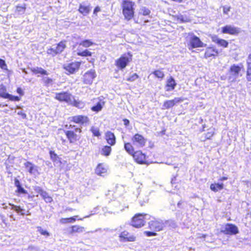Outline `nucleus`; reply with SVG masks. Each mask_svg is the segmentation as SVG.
Segmentation results:
<instances>
[{
    "mask_svg": "<svg viewBox=\"0 0 251 251\" xmlns=\"http://www.w3.org/2000/svg\"><path fill=\"white\" fill-rule=\"evenodd\" d=\"M214 134V129H209L208 130V132L205 134V139L203 140V141L205 140V139H210L213 135Z\"/></svg>",
    "mask_w": 251,
    "mask_h": 251,
    "instance_id": "nucleus-42",
    "label": "nucleus"
},
{
    "mask_svg": "<svg viewBox=\"0 0 251 251\" xmlns=\"http://www.w3.org/2000/svg\"><path fill=\"white\" fill-rule=\"evenodd\" d=\"M218 54V51L216 49L212 47H208L205 50L204 57L207 58L210 57H215Z\"/></svg>",
    "mask_w": 251,
    "mask_h": 251,
    "instance_id": "nucleus-19",
    "label": "nucleus"
},
{
    "mask_svg": "<svg viewBox=\"0 0 251 251\" xmlns=\"http://www.w3.org/2000/svg\"><path fill=\"white\" fill-rule=\"evenodd\" d=\"M246 79L248 81L251 82V65L247 64Z\"/></svg>",
    "mask_w": 251,
    "mask_h": 251,
    "instance_id": "nucleus-36",
    "label": "nucleus"
},
{
    "mask_svg": "<svg viewBox=\"0 0 251 251\" xmlns=\"http://www.w3.org/2000/svg\"><path fill=\"white\" fill-rule=\"evenodd\" d=\"M0 67L3 70L6 69L7 65L4 60L0 59Z\"/></svg>",
    "mask_w": 251,
    "mask_h": 251,
    "instance_id": "nucleus-50",
    "label": "nucleus"
},
{
    "mask_svg": "<svg viewBox=\"0 0 251 251\" xmlns=\"http://www.w3.org/2000/svg\"><path fill=\"white\" fill-rule=\"evenodd\" d=\"M42 81L47 86H50L52 84L53 80L48 76H43L42 77Z\"/></svg>",
    "mask_w": 251,
    "mask_h": 251,
    "instance_id": "nucleus-35",
    "label": "nucleus"
},
{
    "mask_svg": "<svg viewBox=\"0 0 251 251\" xmlns=\"http://www.w3.org/2000/svg\"><path fill=\"white\" fill-rule=\"evenodd\" d=\"M121 238H123V241H134L135 240V237L132 235H130L129 233L126 231L123 232L120 236Z\"/></svg>",
    "mask_w": 251,
    "mask_h": 251,
    "instance_id": "nucleus-25",
    "label": "nucleus"
},
{
    "mask_svg": "<svg viewBox=\"0 0 251 251\" xmlns=\"http://www.w3.org/2000/svg\"><path fill=\"white\" fill-rule=\"evenodd\" d=\"M100 11V9L99 7H96L95 9H94V13L95 14L96 13H97L98 12Z\"/></svg>",
    "mask_w": 251,
    "mask_h": 251,
    "instance_id": "nucleus-61",
    "label": "nucleus"
},
{
    "mask_svg": "<svg viewBox=\"0 0 251 251\" xmlns=\"http://www.w3.org/2000/svg\"><path fill=\"white\" fill-rule=\"evenodd\" d=\"M72 104L74 105L76 107H81V106L83 105V103L82 102L77 101L75 100V101L74 103H73Z\"/></svg>",
    "mask_w": 251,
    "mask_h": 251,
    "instance_id": "nucleus-55",
    "label": "nucleus"
},
{
    "mask_svg": "<svg viewBox=\"0 0 251 251\" xmlns=\"http://www.w3.org/2000/svg\"><path fill=\"white\" fill-rule=\"evenodd\" d=\"M147 216V215L145 214H136L132 218L131 225L136 228L143 226L145 225L144 220Z\"/></svg>",
    "mask_w": 251,
    "mask_h": 251,
    "instance_id": "nucleus-6",
    "label": "nucleus"
},
{
    "mask_svg": "<svg viewBox=\"0 0 251 251\" xmlns=\"http://www.w3.org/2000/svg\"><path fill=\"white\" fill-rule=\"evenodd\" d=\"M80 65V63L79 62L76 61L64 65L63 68L65 71L67 72V74H74L78 70Z\"/></svg>",
    "mask_w": 251,
    "mask_h": 251,
    "instance_id": "nucleus-11",
    "label": "nucleus"
},
{
    "mask_svg": "<svg viewBox=\"0 0 251 251\" xmlns=\"http://www.w3.org/2000/svg\"><path fill=\"white\" fill-rule=\"evenodd\" d=\"M9 205L11 206V209L15 211L17 213L21 214V215H24L25 213V210L22 208L20 206H17L12 203H9Z\"/></svg>",
    "mask_w": 251,
    "mask_h": 251,
    "instance_id": "nucleus-28",
    "label": "nucleus"
},
{
    "mask_svg": "<svg viewBox=\"0 0 251 251\" xmlns=\"http://www.w3.org/2000/svg\"><path fill=\"white\" fill-rule=\"evenodd\" d=\"M55 98L59 101H64L69 104H73L75 101L74 97L67 92L56 93Z\"/></svg>",
    "mask_w": 251,
    "mask_h": 251,
    "instance_id": "nucleus-9",
    "label": "nucleus"
},
{
    "mask_svg": "<svg viewBox=\"0 0 251 251\" xmlns=\"http://www.w3.org/2000/svg\"><path fill=\"white\" fill-rule=\"evenodd\" d=\"M95 100L96 101V104L92 106L91 109L93 111L98 112L101 110L104 104V102L99 99H96Z\"/></svg>",
    "mask_w": 251,
    "mask_h": 251,
    "instance_id": "nucleus-23",
    "label": "nucleus"
},
{
    "mask_svg": "<svg viewBox=\"0 0 251 251\" xmlns=\"http://www.w3.org/2000/svg\"><path fill=\"white\" fill-rule=\"evenodd\" d=\"M189 35L190 37L189 38V49H193L194 48L204 47L206 46V44H204L201 41L200 39L194 35L193 33H189Z\"/></svg>",
    "mask_w": 251,
    "mask_h": 251,
    "instance_id": "nucleus-3",
    "label": "nucleus"
},
{
    "mask_svg": "<svg viewBox=\"0 0 251 251\" xmlns=\"http://www.w3.org/2000/svg\"><path fill=\"white\" fill-rule=\"evenodd\" d=\"M222 33H226L231 35H236L240 32L239 28L232 26L231 25H227L222 28Z\"/></svg>",
    "mask_w": 251,
    "mask_h": 251,
    "instance_id": "nucleus-13",
    "label": "nucleus"
},
{
    "mask_svg": "<svg viewBox=\"0 0 251 251\" xmlns=\"http://www.w3.org/2000/svg\"><path fill=\"white\" fill-rule=\"evenodd\" d=\"M145 233L148 236H153L156 235V233L152 231H145Z\"/></svg>",
    "mask_w": 251,
    "mask_h": 251,
    "instance_id": "nucleus-56",
    "label": "nucleus"
},
{
    "mask_svg": "<svg viewBox=\"0 0 251 251\" xmlns=\"http://www.w3.org/2000/svg\"><path fill=\"white\" fill-rule=\"evenodd\" d=\"M176 85L175 80L171 76L167 80V83L165 87L166 91H170L173 90Z\"/></svg>",
    "mask_w": 251,
    "mask_h": 251,
    "instance_id": "nucleus-20",
    "label": "nucleus"
},
{
    "mask_svg": "<svg viewBox=\"0 0 251 251\" xmlns=\"http://www.w3.org/2000/svg\"><path fill=\"white\" fill-rule=\"evenodd\" d=\"M223 183H214L211 184L210 185V189L214 192L220 191L223 189Z\"/></svg>",
    "mask_w": 251,
    "mask_h": 251,
    "instance_id": "nucleus-31",
    "label": "nucleus"
},
{
    "mask_svg": "<svg viewBox=\"0 0 251 251\" xmlns=\"http://www.w3.org/2000/svg\"><path fill=\"white\" fill-rule=\"evenodd\" d=\"M135 160L139 164H145V155L141 151H136L132 154Z\"/></svg>",
    "mask_w": 251,
    "mask_h": 251,
    "instance_id": "nucleus-16",
    "label": "nucleus"
},
{
    "mask_svg": "<svg viewBox=\"0 0 251 251\" xmlns=\"http://www.w3.org/2000/svg\"><path fill=\"white\" fill-rule=\"evenodd\" d=\"M152 74L155 75V77L162 79L164 77V73L161 70H156L152 72Z\"/></svg>",
    "mask_w": 251,
    "mask_h": 251,
    "instance_id": "nucleus-38",
    "label": "nucleus"
},
{
    "mask_svg": "<svg viewBox=\"0 0 251 251\" xmlns=\"http://www.w3.org/2000/svg\"><path fill=\"white\" fill-rule=\"evenodd\" d=\"M31 71L36 75L40 74L42 75H48L49 73L47 71L41 67H34L30 69Z\"/></svg>",
    "mask_w": 251,
    "mask_h": 251,
    "instance_id": "nucleus-29",
    "label": "nucleus"
},
{
    "mask_svg": "<svg viewBox=\"0 0 251 251\" xmlns=\"http://www.w3.org/2000/svg\"><path fill=\"white\" fill-rule=\"evenodd\" d=\"M124 123L125 125H126V126H128L129 124V121L127 119H126L124 120Z\"/></svg>",
    "mask_w": 251,
    "mask_h": 251,
    "instance_id": "nucleus-60",
    "label": "nucleus"
},
{
    "mask_svg": "<svg viewBox=\"0 0 251 251\" xmlns=\"http://www.w3.org/2000/svg\"><path fill=\"white\" fill-rule=\"evenodd\" d=\"M25 6H17L16 11L20 14H23L25 12Z\"/></svg>",
    "mask_w": 251,
    "mask_h": 251,
    "instance_id": "nucleus-47",
    "label": "nucleus"
},
{
    "mask_svg": "<svg viewBox=\"0 0 251 251\" xmlns=\"http://www.w3.org/2000/svg\"><path fill=\"white\" fill-rule=\"evenodd\" d=\"M107 170V167L105 165L100 164L97 167L95 172L98 175L104 176L106 174Z\"/></svg>",
    "mask_w": 251,
    "mask_h": 251,
    "instance_id": "nucleus-22",
    "label": "nucleus"
},
{
    "mask_svg": "<svg viewBox=\"0 0 251 251\" xmlns=\"http://www.w3.org/2000/svg\"><path fill=\"white\" fill-rule=\"evenodd\" d=\"M131 59L132 55L130 53L125 54L116 60V65L121 70H123L126 68Z\"/></svg>",
    "mask_w": 251,
    "mask_h": 251,
    "instance_id": "nucleus-5",
    "label": "nucleus"
},
{
    "mask_svg": "<svg viewBox=\"0 0 251 251\" xmlns=\"http://www.w3.org/2000/svg\"><path fill=\"white\" fill-rule=\"evenodd\" d=\"M181 98L176 97L172 100H165L163 105V109H169L173 107L176 104L183 101Z\"/></svg>",
    "mask_w": 251,
    "mask_h": 251,
    "instance_id": "nucleus-15",
    "label": "nucleus"
},
{
    "mask_svg": "<svg viewBox=\"0 0 251 251\" xmlns=\"http://www.w3.org/2000/svg\"><path fill=\"white\" fill-rule=\"evenodd\" d=\"M177 20L181 23H186L189 21V19L187 16L182 15L177 16Z\"/></svg>",
    "mask_w": 251,
    "mask_h": 251,
    "instance_id": "nucleus-41",
    "label": "nucleus"
},
{
    "mask_svg": "<svg viewBox=\"0 0 251 251\" xmlns=\"http://www.w3.org/2000/svg\"><path fill=\"white\" fill-rule=\"evenodd\" d=\"M24 166L30 175L36 177L40 174L39 167L31 162L27 161L24 163Z\"/></svg>",
    "mask_w": 251,
    "mask_h": 251,
    "instance_id": "nucleus-10",
    "label": "nucleus"
},
{
    "mask_svg": "<svg viewBox=\"0 0 251 251\" xmlns=\"http://www.w3.org/2000/svg\"><path fill=\"white\" fill-rule=\"evenodd\" d=\"M66 134L71 143H74L77 140V135L73 131H68Z\"/></svg>",
    "mask_w": 251,
    "mask_h": 251,
    "instance_id": "nucleus-30",
    "label": "nucleus"
},
{
    "mask_svg": "<svg viewBox=\"0 0 251 251\" xmlns=\"http://www.w3.org/2000/svg\"><path fill=\"white\" fill-rule=\"evenodd\" d=\"M37 231L39 232L42 235L47 237L50 236V233L47 231L46 230L44 229L41 226H38L37 227Z\"/></svg>",
    "mask_w": 251,
    "mask_h": 251,
    "instance_id": "nucleus-37",
    "label": "nucleus"
},
{
    "mask_svg": "<svg viewBox=\"0 0 251 251\" xmlns=\"http://www.w3.org/2000/svg\"><path fill=\"white\" fill-rule=\"evenodd\" d=\"M33 190L35 192H36L38 194H39L40 195L41 194V193L43 192V190L39 186H35L33 187Z\"/></svg>",
    "mask_w": 251,
    "mask_h": 251,
    "instance_id": "nucleus-51",
    "label": "nucleus"
},
{
    "mask_svg": "<svg viewBox=\"0 0 251 251\" xmlns=\"http://www.w3.org/2000/svg\"><path fill=\"white\" fill-rule=\"evenodd\" d=\"M105 138L108 144L113 146L116 143V137L113 133L111 131H107L105 133Z\"/></svg>",
    "mask_w": 251,
    "mask_h": 251,
    "instance_id": "nucleus-17",
    "label": "nucleus"
},
{
    "mask_svg": "<svg viewBox=\"0 0 251 251\" xmlns=\"http://www.w3.org/2000/svg\"><path fill=\"white\" fill-rule=\"evenodd\" d=\"M8 99L12 101H19L20 99L17 96H12L9 94V96H8Z\"/></svg>",
    "mask_w": 251,
    "mask_h": 251,
    "instance_id": "nucleus-52",
    "label": "nucleus"
},
{
    "mask_svg": "<svg viewBox=\"0 0 251 251\" xmlns=\"http://www.w3.org/2000/svg\"><path fill=\"white\" fill-rule=\"evenodd\" d=\"M132 141L138 147H143L145 146L146 140L142 135L136 134L132 137Z\"/></svg>",
    "mask_w": 251,
    "mask_h": 251,
    "instance_id": "nucleus-14",
    "label": "nucleus"
},
{
    "mask_svg": "<svg viewBox=\"0 0 251 251\" xmlns=\"http://www.w3.org/2000/svg\"><path fill=\"white\" fill-rule=\"evenodd\" d=\"M164 222H166V226L169 225L171 228H175L177 226L176 224L174 221H165Z\"/></svg>",
    "mask_w": 251,
    "mask_h": 251,
    "instance_id": "nucleus-45",
    "label": "nucleus"
},
{
    "mask_svg": "<svg viewBox=\"0 0 251 251\" xmlns=\"http://www.w3.org/2000/svg\"><path fill=\"white\" fill-rule=\"evenodd\" d=\"M241 67L233 64L231 66L228 73V80L230 82H235L240 76Z\"/></svg>",
    "mask_w": 251,
    "mask_h": 251,
    "instance_id": "nucleus-4",
    "label": "nucleus"
},
{
    "mask_svg": "<svg viewBox=\"0 0 251 251\" xmlns=\"http://www.w3.org/2000/svg\"><path fill=\"white\" fill-rule=\"evenodd\" d=\"M21 92H22V90H21V88H18V89H17V92H18V93H21Z\"/></svg>",
    "mask_w": 251,
    "mask_h": 251,
    "instance_id": "nucleus-64",
    "label": "nucleus"
},
{
    "mask_svg": "<svg viewBox=\"0 0 251 251\" xmlns=\"http://www.w3.org/2000/svg\"><path fill=\"white\" fill-rule=\"evenodd\" d=\"M17 191L18 193H21V194H27V192L26 190H25L24 189V188L23 187H22V186H20V187L18 188H17Z\"/></svg>",
    "mask_w": 251,
    "mask_h": 251,
    "instance_id": "nucleus-53",
    "label": "nucleus"
},
{
    "mask_svg": "<svg viewBox=\"0 0 251 251\" xmlns=\"http://www.w3.org/2000/svg\"><path fill=\"white\" fill-rule=\"evenodd\" d=\"M96 76L97 75L95 71L93 70H90L83 75L82 78L83 82L84 84L91 85Z\"/></svg>",
    "mask_w": 251,
    "mask_h": 251,
    "instance_id": "nucleus-12",
    "label": "nucleus"
},
{
    "mask_svg": "<svg viewBox=\"0 0 251 251\" xmlns=\"http://www.w3.org/2000/svg\"><path fill=\"white\" fill-rule=\"evenodd\" d=\"M14 184L17 188L21 186L20 181L17 178L14 180Z\"/></svg>",
    "mask_w": 251,
    "mask_h": 251,
    "instance_id": "nucleus-58",
    "label": "nucleus"
},
{
    "mask_svg": "<svg viewBox=\"0 0 251 251\" xmlns=\"http://www.w3.org/2000/svg\"><path fill=\"white\" fill-rule=\"evenodd\" d=\"M72 121L75 123L84 124L88 122V118L86 116L77 115L72 117Z\"/></svg>",
    "mask_w": 251,
    "mask_h": 251,
    "instance_id": "nucleus-21",
    "label": "nucleus"
},
{
    "mask_svg": "<svg viewBox=\"0 0 251 251\" xmlns=\"http://www.w3.org/2000/svg\"><path fill=\"white\" fill-rule=\"evenodd\" d=\"M77 54L78 55L81 56H90L92 55V53H91V52H90L87 50H85L82 52H78Z\"/></svg>",
    "mask_w": 251,
    "mask_h": 251,
    "instance_id": "nucleus-44",
    "label": "nucleus"
},
{
    "mask_svg": "<svg viewBox=\"0 0 251 251\" xmlns=\"http://www.w3.org/2000/svg\"><path fill=\"white\" fill-rule=\"evenodd\" d=\"M50 156L53 161H56L57 160L58 156L56 153L53 151H50Z\"/></svg>",
    "mask_w": 251,
    "mask_h": 251,
    "instance_id": "nucleus-48",
    "label": "nucleus"
},
{
    "mask_svg": "<svg viewBox=\"0 0 251 251\" xmlns=\"http://www.w3.org/2000/svg\"><path fill=\"white\" fill-rule=\"evenodd\" d=\"M247 64L251 65V54L249 55L248 59L247 60Z\"/></svg>",
    "mask_w": 251,
    "mask_h": 251,
    "instance_id": "nucleus-59",
    "label": "nucleus"
},
{
    "mask_svg": "<svg viewBox=\"0 0 251 251\" xmlns=\"http://www.w3.org/2000/svg\"><path fill=\"white\" fill-rule=\"evenodd\" d=\"M5 91L6 89L3 86L0 90V97L4 99H8L9 94L6 93Z\"/></svg>",
    "mask_w": 251,
    "mask_h": 251,
    "instance_id": "nucleus-40",
    "label": "nucleus"
},
{
    "mask_svg": "<svg viewBox=\"0 0 251 251\" xmlns=\"http://www.w3.org/2000/svg\"><path fill=\"white\" fill-rule=\"evenodd\" d=\"M66 48V41H61L56 45H52L50 48L47 50V52L48 54L54 56L57 54L61 53Z\"/></svg>",
    "mask_w": 251,
    "mask_h": 251,
    "instance_id": "nucleus-2",
    "label": "nucleus"
},
{
    "mask_svg": "<svg viewBox=\"0 0 251 251\" xmlns=\"http://www.w3.org/2000/svg\"><path fill=\"white\" fill-rule=\"evenodd\" d=\"M211 40L212 42L217 44L219 46H222L224 48L227 47L228 43L225 40L220 39L216 35H213L211 36Z\"/></svg>",
    "mask_w": 251,
    "mask_h": 251,
    "instance_id": "nucleus-18",
    "label": "nucleus"
},
{
    "mask_svg": "<svg viewBox=\"0 0 251 251\" xmlns=\"http://www.w3.org/2000/svg\"><path fill=\"white\" fill-rule=\"evenodd\" d=\"M2 205L4 206H3L4 209H6L7 208V206H6V204L4 203H2Z\"/></svg>",
    "mask_w": 251,
    "mask_h": 251,
    "instance_id": "nucleus-63",
    "label": "nucleus"
},
{
    "mask_svg": "<svg viewBox=\"0 0 251 251\" xmlns=\"http://www.w3.org/2000/svg\"><path fill=\"white\" fill-rule=\"evenodd\" d=\"M140 13L142 14L143 15H148L150 13V10L146 7H143L140 9Z\"/></svg>",
    "mask_w": 251,
    "mask_h": 251,
    "instance_id": "nucleus-46",
    "label": "nucleus"
},
{
    "mask_svg": "<svg viewBox=\"0 0 251 251\" xmlns=\"http://www.w3.org/2000/svg\"><path fill=\"white\" fill-rule=\"evenodd\" d=\"M230 10V7L224 6L223 7V12L225 14H228V12Z\"/></svg>",
    "mask_w": 251,
    "mask_h": 251,
    "instance_id": "nucleus-54",
    "label": "nucleus"
},
{
    "mask_svg": "<svg viewBox=\"0 0 251 251\" xmlns=\"http://www.w3.org/2000/svg\"><path fill=\"white\" fill-rule=\"evenodd\" d=\"M111 151V148L110 146H105L101 150V153L102 155L108 156L110 154Z\"/></svg>",
    "mask_w": 251,
    "mask_h": 251,
    "instance_id": "nucleus-34",
    "label": "nucleus"
},
{
    "mask_svg": "<svg viewBox=\"0 0 251 251\" xmlns=\"http://www.w3.org/2000/svg\"><path fill=\"white\" fill-rule=\"evenodd\" d=\"M91 131L95 136L99 137L100 135L99 129L98 127L93 126L91 129Z\"/></svg>",
    "mask_w": 251,
    "mask_h": 251,
    "instance_id": "nucleus-43",
    "label": "nucleus"
},
{
    "mask_svg": "<svg viewBox=\"0 0 251 251\" xmlns=\"http://www.w3.org/2000/svg\"><path fill=\"white\" fill-rule=\"evenodd\" d=\"M40 195L46 202H51L52 201V198L50 197L46 191L44 190L41 193Z\"/></svg>",
    "mask_w": 251,
    "mask_h": 251,
    "instance_id": "nucleus-32",
    "label": "nucleus"
},
{
    "mask_svg": "<svg viewBox=\"0 0 251 251\" xmlns=\"http://www.w3.org/2000/svg\"><path fill=\"white\" fill-rule=\"evenodd\" d=\"M138 77V75L137 74L134 73L133 75H132L130 76H129L128 78L126 79V80L128 81H133L137 79Z\"/></svg>",
    "mask_w": 251,
    "mask_h": 251,
    "instance_id": "nucleus-49",
    "label": "nucleus"
},
{
    "mask_svg": "<svg viewBox=\"0 0 251 251\" xmlns=\"http://www.w3.org/2000/svg\"><path fill=\"white\" fill-rule=\"evenodd\" d=\"M17 114L19 115H20L23 119H26V115L25 113L23 112L22 111L20 110V111H19L18 112H17Z\"/></svg>",
    "mask_w": 251,
    "mask_h": 251,
    "instance_id": "nucleus-57",
    "label": "nucleus"
},
{
    "mask_svg": "<svg viewBox=\"0 0 251 251\" xmlns=\"http://www.w3.org/2000/svg\"><path fill=\"white\" fill-rule=\"evenodd\" d=\"M71 230L70 231V234L75 233H82L85 231V228L78 225H75L71 226Z\"/></svg>",
    "mask_w": 251,
    "mask_h": 251,
    "instance_id": "nucleus-26",
    "label": "nucleus"
},
{
    "mask_svg": "<svg viewBox=\"0 0 251 251\" xmlns=\"http://www.w3.org/2000/svg\"><path fill=\"white\" fill-rule=\"evenodd\" d=\"M221 231L225 234L233 235L239 232L238 227L234 225L226 224L222 226Z\"/></svg>",
    "mask_w": 251,
    "mask_h": 251,
    "instance_id": "nucleus-8",
    "label": "nucleus"
},
{
    "mask_svg": "<svg viewBox=\"0 0 251 251\" xmlns=\"http://www.w3.org/2000/svg\"><path fill=\"white\" fill-rule=\"evenodd\" d=\"M93 44V43L89 40H85L84 41H81L79 44L80 45L82 46L85 48H88L92 45Z\"/></svg>",
    "mask_w": 251,
    "mask_h": 251,
    "instance_id": "nucleus-39",
    "label": "nucleus"
},
{
    "mask_svg": "<svg viewBox=\"0 0 251 251\" xmlns=\"http://www.w3.org/2000/svg\"><path fill=\"white\" fill-rule=\"evenodd\" d=\"M77 218L79 220H82V219L78 218V216H75L71 218H61L60 220V223L61 224H66V223H74L76 219Z\"/></svg>",
    "mask_w": 251,
    "mask_h": 251,
    "instance_id": "nucleus-27",
    "label": "nucleus"
},
{
    "mask_svg": "<svg viewBox=\"0 0 251 251\" xmlns=\"http://www.w3.org/2000/svg\"><path fill=\"white\" fill-rule=\"evenodd\" d=\"M227 179H228V178L227 177H222L219 179V180L224 181V180H227Z\"/></svg>",
    "mask_w": 251,
    "mask_h": 251,
    "instance_id": "nucleus-62",
    "label": "nucleus"
},
{
    "mask_svg": "<svg viewBox=\"0 0 251 251\" xmlns=\"http://www.w3.org/2000/svg\"><path fill=\"white\" fill-rule=\"evenodd\" d=\"M134 3L128 0H123L121 6L123 10V13L126 20H131L134 15L133 6Z\"/></svg>",
    "mask_w": 251,
    "mask_h": 251,
    "instance_id": "nucleus-1",
    "label": "nucleus"
},
{
    "mask_svg": "<svg viewBox=\"0 0 251 251\" xmlns=\"http://www.w3.org/2000/svg\"><path fill=\"white\" fill-rule=\"evenodd\" d=\"M125 149L126 151L130 154H133V148L132 146L129 143H125L124 146Z\"/></svg>",
    "mask_w": 251,
    "mask_h": 251,
    "instance_id": "nucleus-33",
    "label": "nucleus"
},
{
    "mask_svg": "<svg viewBox=\"0 0 251 251\" xmlns=\"http://www.w3.org/2000/svg\"><path fill=\"white\" fill-rule=\"evenodd\" d=\"M91 10L89 4L82 3L80 4L78 10L80 13L85 15L88 14Z\"/></svg>",
    "mask_w": 251,
    "mask_h": 251,
    "instance_id": "nucleus-24",
    "label": "nucleus"
},
{
    "mask_svg": "<svg viewBox=\"0 0 251 251\" xmlns=\"http://www.w3.org/2000/svg\"><path fill=\"white\" fill-rule=\"evenodd\" d=\"M166 222L161 220H154L149 223V226L151 229L155 231L162 230L166 226Z\"/></svg>",
    "mask_w": 251,
    "mask_h": 251,
    "instance_id": "nucleus-7",
    "label": "nucleus"
}]
</instances>
